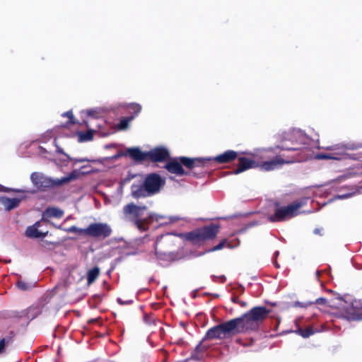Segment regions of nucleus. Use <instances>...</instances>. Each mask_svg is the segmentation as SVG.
Masks as SVG:
<instances>
[{"label": "nucleus", "mask_w": 362, "mask_h": 362, "mask_svg": "<svg viewBox=\"0 0 362 362\" xmlns=\"http://www.w3.org/2000/svg\"><path fill=\"white\" fill-rule=\"evenodd\" d=\"M247 329L240 317L211 328L207 332L206 337L209 339H227Z\"/></svg>", "instance_id": "1"}, {"label": "nucleus", "mask_w": 362, "mask_h": 362, "mask_svg": "<svg viewBox=\"0 0 362 362\" xmlns=\"http://www.w3.org/2000/svg\"><path fill=\"white\" fill-rule=\"evenodd\" d=\"M84 174L78 170H73L71 173L61 179H52L47 177L42 173L35 172L30 175V180L34 187L39 190H45L46 189L61 186L74 181L79 177L81 175Z\"/></svg>", "instance_id": "2"}, {"label": "nucleus", "mask_w": 362, "mask_h": 362, "mask_svg": "<svg viewBox=\"0 0 362 362\" xmlns=\"http://www.w3.org/2000/svg\"><path fill=\"white\" fill-rule=\"evenodd\" d=\"M269 313V310L264 307H255L241 317L246 329H253L257 327L259 322L263 321Z\"/></svg>", "instance_id": "3"}, {"label": "nucleus", "mask_w": 362, "mask_h": 362, "mask_svg": "<svg viewBox=\"0 0 362 362\" xmlns=\"http://www.w3.org/2000/svg\"><path fill=\"white\" fill-rule=\"evenodd\" d=\"M303 205L300 202H296L286 206H277L274 216L269 217L271 221H283L298 214L299 209Z\"/></svg>", "instance_id": "4"}, {"label": "nucleus", "mask_w": 362, "mask_h": 362, "mask_svg": "<svg viewBox=\"0 0 362 362\" xmlns=\"http://www.w3.org/2000/svg\"><path fill=\"white\" fill-rule=\"evenodd\" d=\"M218 230L217 225H211L189 233L187 238L194 242L203 241L215 237Z\"/></svg>", "instance_id": "5"}, {"label": "nucleus", "mask_w": 362, "mask_h": 362, "mask_svg": "<svg viewBox=\"0 0 362 362\" xmlns=\"http://www.w3.org/2000/svg\"><path fill=\"white\" fill-rule=\"evenodd\" d=\"M86 235L96 237V238H107L108 237L112 230L107 223H96L89 225L86 228L83 230Z\"/></svg>", "instance_id": "6"}, {"label": "nucleus", "mask_w": 362, "mask_h": 362, "mask_svg": "<svg viewBox=\"0 0 362 362\" xmlns=\"http://www.w3.org/2000/svg\"><path fill=\"white\" fill-rule=\"evenodd\" d=\"M144 185L147 188L148 194L151 195L160 190L161 180L158 175L152 174L146 178Z\"/></svg>", "instance_id": "7"}, {"label": "nucleus", "mask_w": 362, "mask_h": 362, "mask_svg": "<svg viewBox=\"0 0 362 362\" xmlns=\"http://www.w3.org/2000/svg\"><path fill=\"white\" fill-rule=\"evenodd\" d=\"M259 165V163H257L254 160L242 157L239 158V165L234 173L239 174L246 170L257 168Z\"/></svg>", "instance_id": "8"}, {"label": "nucleus", "mask_w": 362, "mask_h": 362, "mask_svg": "<svg viewBox=\"0 0 362 362\" xmlns=\"http://www.w3.org/2000/svg\"><path fill=\"white\" fill-rule=\"evenodd\" d=\"M23 197L8 198L6 197H0V204L7 211H11L18 206Z\"/></svg>", "instance_id": "9"}, {"label": "nucleus", "mask_w": 362, "mask_h": 362, "mask_svg": "<svg viewBox=\"0 0 362 362\" xmlns=\"http://www.w3.org/2000/svg\"><path fill=\"white\" fill-rule=\"evenodd\" d=\"M147 156L153 161H162L169 156V153L164 148H156L150 151L147 153Z\"/></svg>", "instance_id": "10"}, {"label": "nucleus", "mask_w": 362, "mask_h": 362, "mask_svg": "<svg viewBox=\"0 0 362 362\" xmlns=\"http://www.w3.org/2000/svg\"><path fill=\"white\" fill-rule=\"evenodd\" d=\"M284 163L285 161L282 158L280 157H276L272 160L259 163V167H260L263 170L269 171L279 168Z\"/></svg>", "instance_id": "11"}, {"label": "nucleus", "mask_w": 362, "mask_h": 362, "mask_svg": "<svg viewBox=\"0 0 362 362\" xmlns=\"http://www.w3.org/2000/svg\"><path fill=\"white\" fill-rule=\"evenodd\" d=\"M40 226V222H36L32 226H30L27 228L25 234L29 238H45L47 232H40L38 230V228Z\"/></svg>", "instance_id": "12"}, {"label": "nucleus", "mask_w": 362, "mask_h": 362, "mask_svg": "<svg viewBox=\"0 0 362 362\" xmlns=\"http://www.w3.org/2000/svg\"><path fill=\"white\" fill-rule=\"evenodd\" d=\"M132 194L134 198L145 197L150 195L144 184L132 185Z\"/></svg>", "instance_id": "13"}, {"label": "nucleus", "mask_w": 362, "mask_h": 362, "mask_svg": "<svg viewBox=\"0 0 362 362\" xmlns=\"http://www.w3.org/2000/svg\"><path fill=\"white\" fill-rule=\"evenodd\" d=\"M356 301L355 300L351 304V308L346 309V315L348 319L353 320H362V315L359 313L358 307L356 304Z\"/></svg>", "instance_id": "14"}, {"label": "nucleus", "mask_w": 362, "mask_h": 362, "mask_svg": "<svg viewBox=\"0 0 362 362\" xmlns=\"http://www.w3.org/2000/svg\"><path fill=\"white\" fill-rule=\"evenodd\" d=\"M145 209V206L140 207L134 204H129L124 207V213L125 214H132L135 217H139Z\"/></svg>", "instance_id": "15"}, {"label": "nucleus", "mask_w": 362, "mask_h": 362, "mask_svg": "<svg viewBox=\"0 0 362 362\" xmlns=\"http://www.w3.org/2000/svg\"><path fill=\"white\" fill-rule=\"evenodd\" d=\"M165 168L169 172L172 173L182 175L185 173L180 163L177 160H173L167 163Z\"/></svg>", "instance_id": "16"}, {"label": "nucleus", "mask_w": 362, "mask_h": 362, "mask_svg": "<svg viewBox=\"0 0 362 362\" xmlns=\"http://www.w3.org/2000/svg\"><path fill=\"white\" fill-rule=\"evenodd\" d=\"M237 156V153L233 151H228L224 153L216 156L214 160L221 163H228L234 160Z\"/></svg>", "instance_id": "17"}, {"label": "nucleus", "mask_w": 362, "mask_h": 362, "mask_svg": "<svg viewBox=\"0 0 362 362\" xmlns=\"http://www.w3.org/2000/svg\"><path fill=\"white\" fill-rule=\"evenodd\" d=\"M63 214H64L63 211H62L61 209H59L58 208H54V207L48 208L45 211V213L43 214L42 219L45 220L47 218H52V217L60 218L63 216Z\"/></svg>", "instance_id": "18"}, {"label": "nucleus", "mask_w": 362, "mask_h": 362, "mask_svg": "<svg viewBox=\"0 0 362 362\" xmlns=\"http://www.w3.org/2000/svg\"><path fill=\"white\" fill-rule=\"evenodd\" d=\"M127 153L134 160H142L147 157V154L141 151L138 148H130L127 149Z\"/></svg>", "instance_id": "19"}, {"label": "nucleus", "mask_w": 362, "mask_h": 362, "mask_svg": "<svg viewBox=\"0 0 362 362\" xmlns=\"http://www.w3.org/2000/svg\"><path fill=\"white\" fill-rule=\"evenodd\" d=\"M202 159L201 158H189L186 157L180 158L182 163L188 168H192L195 165L196 162H200ZM204 160H211V158H204Z\"/></svg>", "instance_id": "20"}, {"label": "nucleus", "mask_w": 362, "mask_h": 362, "mask_svg": "<svg viewBox=\"0 0 362 362\" xmlns=\"http://www.w3.org/2000/svg\"><path fill=\"white\" fill-rule=\"evenodd\" d=\"M35 285V282H25L22 280H19L16 284L18 288L22 291H30L34 288Z\"/></svg>", "instance_id": "21"}, {"label": "nucleus", "mask_w": 362, "mask_h": 362, "mask_svg": "<svg viewBox=\"0 0 362 362\" xmlns=\"http://www.w3.org/2000/svg\"><path fill=\"white\" fill-rule=\"evenodd\" d=\"M99 275V269L95 267L88 272V284H92L98 276Z\"/></svg>", "instance_id": "22"}, {"label": "nucleus", "mask_w": 362, "mask_h": 362, "mask_svg": "<svg viewBox=\"0 0 362 362\" xmlns=\"http://www.w3.org/2000/svg\"><path fill=\"white\" fill-rule=\"evenodd\" d=\"M134 116H131L127 118H122L121 119L119 124L118 128L120 130H125L128 128L129 122L134 119Z\"/></svg>", "instance_id": "23"}, {"label": "nucleus", "mask_w": 362, "mask_h": 362, "mask_svg": "<svg viewBox=\"0 0 362 362\" xmlns=\"http://www.w3.org/2000/svg\"><path fill=\"white\" fill-rule=\"evenodd\" d=\"M317 159H337V157L331 153H319L316 155Z\"/></svg>", "instance_id": "24"}, {"label": "nucleus", "mask_w": 362, "mask_h": 362, "mask_svg": "<svg viewBox=\"0 0 362 362\" xmlns=\"http://www.w3.org/2000/svg\"><path fill=\"white\" fill-rule=\"evenodd\" d=\"M298 332L304 338L308 337L313 334L311 328H308L305 330L299 329Z\"/></svg>", "instance_id": "25"}, {"label": "nucleus", "mask_w": 362, "mask_h": 362, "mask_svg": "<svg viewBox=\"0 0 362 362\" xmlns=\"http://www.w3.org/2000/svg\"><path fill=\"white\" fill-rule=\"evenodd\" d=\"M86 113L89 116H91L93 117H98L99 116V115L100 114V110L98 109V108L88 110L86 111Z\"/></svg>", "instance_id": "26"}, {"label": "nucleus", "mask_w": 362, "mask_h": 362, "mask_svg": "<svg viewBox=\"0 0 362 362\" xmlns=\"http://www.w3.org/2000/svg\"><path fill=\"white\" fill-rule=\"evenodd\" d=\"M83 230V229L78 228H77L76 226H71L69 228L66 229V230L67 232H70V233H79V234H85L83 231H81Z\"/></svg>", "instance_id": "27"}, {"label": "nucleus", "mask_w": 362, "mask_h": 362, "mask_svg": "<svg viewBox=\"0 0 362 362\" xmlns=\"http://www.w3.org/2000/svg\"><path fill=\"white\" fill-rule=\"evenodd\" d=\"M224 245H225V242L224 241L221 242L218 245H216L214 247L210 249L209 251V252H214V251H216V250H221L224 247Z\"/></svg>", "instance_id": "28"}, {"label": "nucleus", "mask_w": 362, "mask_h": 362, "mask_svg": "<svg viewBox=\"0 0 362 362\" xmlns=\"http://www.w3.org/2000/svg\"><path fill=\"white\" fill-rule=\"evenodd\" d=\"M6 343H8V341H6L5 339L0 340V354L4 352Z\"/></svg>", "instance_id": "29"}, {"label": "nucleus", "mask_w": 362, "mask_h": 362, "mask_svg": "<svg viewBox=\"0 0 362 362\" xmlns=\"http://www.w3.org/2000/svg\"><path fill=\"white\" fill-rule=\"evenodd\" d=\"M325 148L327 150L335 151V150H339L341 148H343V146H340V145L337 144V145H334L332 146H327V147H325Z\"/></svg>", "instance_id": "30"}, {"label": "nucleus", "mask_w": 362, "mask_h": 362, "mask_svg": "<svg viewBox=\"0 0 362 362\" xmlns=\"http://www.w3.org/2000/svg\"><path fill=\"white\" fill-rule=\"evenodd\" d=\"M131 108L136 112L138 113L141 111V106L138 104H132Z\"/></svg>", "instance_id": "31"}, {"label": "nucleus", "mask_w": 362, "mask_h": 362, "mask_svg": "<svg viewBox=\"0 0 362 362\" xmlns=\"http://www.w3.org/2000/svg\"><path fill=\"white\" fill-rule=\"evenodd\" d=\"M136 224L137 226V227L140 229V230H145L146 229V227L144 224V223H143L142 221H137L136 222Z\"/></svg>", "instance_id": "32"}, {"label": "nucleus", "mask_w": 362, "mask_h": 362, "mask_svg": "<svg viewBox=\"0 0 362 362\" xmlns=\"http://www.w3.org/2000/svg\"><path fill=\"white\" fill-rule=\"evenodd\" d=\"M62 116H66V117H68L70 119V122H71V123H75V122H74V119H73V115H72V112H71V111H69V112H66V113H64V114L62 115Z\"/></svg>", "instance_id": "33"}, {"label": "nucleus", "mask_w": 362, "mask_h": 362, "mask_svg": "<svg viewBox=\"0 0 362 362\" xmlns=\"http://www.w3.org/2000/svg\"><path fill=\"white\" fill-rule=\"evenodd\" d=\"M354 194H355V192L349 193V194H342V195L338 196V198L339 199H347V198H349V197H352Z\"/></svg>", "instance_id": "34"}, {"label": "nucleus", "mask_w": 362, "mask_h": 362, "mask_svg": "<svg viewBox=\"0 0 362 362\" xmlns=\"http://www.w3.org/2000/svg\"><path fill=\"white\" fill-rule=\"evenodd\" d=\"M11 189H8V188H6L3 186H0V191H3V192H8V191H11Z\"/></svg>", "instance_id": "35"}, {"label": "nucleus", "mask_w": 362, "mask_h": 362, "mask_svg": "<svg viewBox=\"0 0 362 362\" xmlns=\"http://www.w3.org/2000/svg\"><path fill=\"white\" fill-rule=\"evenodd\" d=\"M74 160H75V162L82 163V162L87 161L88 160L86 158H81V159H75Z\"/></svg>", "instance_id": "36"}, {"label": "nucleus", "mask_w": 362, "mask_h": 362, "mask_svg": "<svg viewBox=\"0 0 362 362\" xmlns=\"http://www.w3.org/2000/svg\"><path fill=\"white\" fill-rule=\"evenodd\" d=\"M325 300V299L320 298V299L317 300V302L319 303H324Z\"/></svg>", "instance_id": "37"}, {"label": "nucleus", "mask_w": 362, "mask_h": 362, "mask_svg": "<svg viewBox=\"0 0 362 362\" xmlns=\"http://www.w3.org/2000/svg\"><path fill=\"white\" fill-rule=\"evenodd\" d=\"M314 233H316V234H319L320 233V230L319 229H315L314 230Z\"/></svg>", "instance_id": "38"}, {"label": "nucleus", "mask_w": 362, "mask_h": 362, "mask_svg": "<svg viewBox=\"0 0 362 362\" xmlns=\"http://www.w3.org/2000/svg\"><path fill=\"white\" fill-rule=\"evenodd\" d=\"M118 302L120 303V304H122V302L120 299H118Z\"/></svg>", "instance_id": "39"}]
</instances>
